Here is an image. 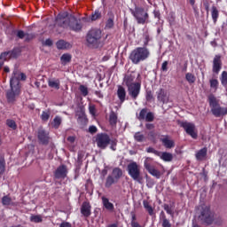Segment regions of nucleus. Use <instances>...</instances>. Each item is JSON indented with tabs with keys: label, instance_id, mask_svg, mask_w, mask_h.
Segmentation results:
<instances>
[{
	"label": "nucleus",
	"instance_id": "nucleus-1",
	"mask_svg": "<svg viewBox=\"0 0 227 227\" xmlns=\"http://www.w3.org/2000/svg\"><path fill=\"white\" fill-rule=\"evenodd\" d=\"M26 74L20 73L17 69L13 71L12 76L10 79V90L6 92V98L8 102H15L17 97L20 95V81H26Z\"/></svg>",
	"mask_w": 227,
	"mask_h": 227
},
{
	"label": "nucleus",
	"instance_id": "nucleus-2",
	"mask_svg": "<svg viewBox=\"0 0 227 227\" xmlns=\"http://www.w3.org/2000/svg\"><path fill=\"white\" fill-rule=\"evenodd\" d=\"M55 23L59 27H64V29H68V27L73 31H81L82 29L81 21L75 16H72L67 12L59 13L55 20Z\"/></svg>",
	"mask_w": 227,
	"mask_h": 227
},
{
	"label": "nucleus",
	"instance_id": "nucleus-3",
	"mask_svg": "<svg viewBox=\"0 0 227 227\" xmlns=\"http://www.w3.org/2000/svg\"><path fill=\"white\" fill-rule=\"evenodd\" d=\"M150 56V49L147 47H137L129 53V59L133 65H139V63L146 61Z\"/></svg>",
	"mask_w": 227,
	"mask_h": 227
},
{
	"label": "nucleus",
	"instance_id": "nucleus-4",
	"mask_svg": "<svg viewBox=\"0 0 227 227\" xmlns=\"http://www.w3.org/2000/svg\"><path fill=\"white\" fill-rule=\"evenodd\" d=\"M209 106L211 108V113L215 118H221V116H226L227 107H223L219 104V100L214 95L208 96Z\"/></svg>",
	"mask_w": 227,
	"mask_h": 227
},
{
	"label": "nucleus",
	"instance_id": "nucleus-5",
	"mask_svg": "<svg viewBox=\"0 0 227 227\" xmlns=\"http://www.w3.org/2000/svg\"><path fill=\"white\" fill-rule=\"evenodd\" d=\"M131 14L137 20V24H148L150 22V15L148 11L143 7L136 6L134 10H131Z\"/></svg>",
	"mask_w": 227,
	"mask_h": 227
},
{
	"label": "nucleus",
	"instance_id": "nucleus-6",
	"mask_svg": "<svg viewBox=\"0 0 227 227\" xmlns=\"http://www.w3.org/2000/svg\"><path fill=\"white\" fill-rule=\"evenodd\" d=\"M127 171L128 175H129L135 182L141 184V180H143L141 177V167H139L136 161H132L128 165Z\"/></svg>",
	"mask_w": 227,
	"mask_h": 227
},
{
	"label": "nucleus",
	"instance_id": "nucleus-7",
	"mask_svg": "<svg viewBox=\"0 0 227 227\" xmlns=\"http://www.w3.org/2000/svg\"><path fill=\"white\" fill-rule=\"evenodd\" d=\"M200 215L199 216V219H200V221L206 224H212L214 221V215H212V213L210 212V207L202 205L200 207Z\"/></svg>",
	"mask_w": 227,
	"mask_h": 227
},
{
	"label": "nucleus",
	"instance_id": "nucleus-8",
	"mask_svg": "<svg viewBox=\"0 0 227 227\" xmlns=\"http://www.w3.org/2000/svg\"><path fill=\"white\" fill-rule=\"evenodd\" d=\"M102 38V31L100 29H91L87 35V43L92 47L98 45Z\"/></svg>",
	"mask_w": 227,
	"mask_h": 227
},
{
	"label": "nucleus",
	"instance_id": "nucleus-9",
	"mask_svg": "<svg viewBox=\"0 0 227 227\" xmlns=\"http://www.w3.org/2000/svg\"><path fill=\"white\" fill-rule=\"evenodd\" d=\"M180 127H182L188 134V136H191L192 139H198V130L196 129V125L192 122H189L187 121L179 122Z\"/></svg>",
	"mask_w": 227,
	"mask_h": 227
},
{
	"label": "nucleus",
	"instance_id": "nucleus-10",
	"mask_svg": "<svg viewBox=\"0 0 227 227\" xmlns=\"http://www.w3.org/2000/svg\"><path fill=\"white\" fill-rule=\"evenodd\" d=\"M96 143L98 148L106 150L111 143V137L106 133H99L96 137Z\"/></svg>",
	"mask_w": 227,
	"mask_h": 227
},
{
	"label": "nucleus",
	"instance_id": "nucleus-11",
	"mask_svg": "<svg viewBox=\"0 0 227 227\" xmlns=\"http://www.w3.org/2000/svg\"><path fill=\"white\" fill-rule=\"evenodd\" d=\"M156 97L158 102H160L161 104H171L173 100L169 97V94L168 93V90L165 89H160L156 91Z\"/></svg>",
	"mask_w": 227,
	"mask_h": 227
},
{
	"label": "nucleus",
	"instance_id": "nucleus-12",
	"mask_svg": "<svg viewBox=\"0 0 227 227\" xmlns=\"http://www.w3.org/2000/svg\"><path fill=\"white\" fill-rule=\"evenodd\" d=\"M149 162H153V160H152L151 158H146L145 160L144 166L145 169L148 171V173H150V175L155 176V178H160V171L156 169V168L153 167V165H151Z\"/></svg>",
	"mask_w": 227,
	"mask_h": 227
},
{
	"label": "nucleus",
	"instance_id": "nucleus-13",
	"mask_svg": "<svg viewBox=\"0 0 227 227\" xmlns=\"http://www.w3.org/2000/svg\"><path fill=\"white\" fill-rule=\"evenodd\" d=\"M137 118L139 121H153L155 120V115L152 112H148V109L144 108L140 111L139 114H137Z\"/></svg>",
	"mask_w": 227,
	"mask_h": 227
},
{
	"label": "nucleus",
	"instance_id": "nucleus-14",
	"mask_svg": "<svg viewBox=\"0 0 227 227\" xmlns=\"http://www.w3.org/2000/svg\"><path fill=\"white\" fill-rule=\"evenodd\" d=\"M129 95L131 96L134 100L139 97V93L141 91V83L135 82L133 85H129L128 87Z\"/></svg>",
	"mask_w": 227,
	"mask_h": 227
},
{
	"label": "nucleus",
	"instance_id": "nucleus-15",
	"mask_svg": "<svg viewBox=\"0 0 227 227\" xmlns=\"http://www.w3.org/2000/svg\"><path fill=\"white\" fill-rule=\"evenodd\" d=\"M68 175V168L66 165H60L54 172V176L57 179L67 178Z\"/></svg>",
	"mask_w": 227,
	"mask_h": 227
},
{
	"label": "nucleus",
	"instance_id": "nucleus-16",
	"mask_svg": "<svg viewBox=\"0 0 227 227\" xmlns=\"http://www.w3.org/2000/svg\"><path fill=\"white\" fill-rule=\"evenodd\" d=\"M223 67V63L221 62V56L216 55L213 60V72L215 74H219L221 68Z\"/></svg>",
	"mask_w": 227,
	"mask_h": 227
},
{
	"label": "nucleus",
	"instance_id": "nucleus-17",
	"mask_svg": "<svg viewBox=\"0 0 227 227\" xmlns=\"http://www.w3.org/2000/svg\"><path fill=\"white\" fill-rule=\"evenodd\" d=\"M38 139L43 145H47L49 143V132L41 129L38 130Z\"/></svg>",
	"mask_w": 227,
	"mask_h": 227
},
{
	"label": "nucleus",
	"instance_id": "nucleus-18",
	"mask_svg": "<svg viewBox=\"0 0 227 227\" xmlns=\"http://www.w3.org/2000/svg\"><path fill=\"white\" fill-rule=\"evenodd\" d=\"M81 214L84 215V217H90L91 215V206L88 202H83L81 207Z\"/></svg>",
	"mask_w": 227,
	"mask_h": 227
},
{
	"label": "nucleus",
	"instance_id": "nucleus-19",
	"mask_svg": "<svg viewBox=\"0 0 227 227\" xmlns=\"http://www.w3.org/2000/svg\"><path fill=\"white\" fill-rule=\"evenodd\" d=\"M103 207L108 210V212H114V204L109 201L106 197H101Z\"/></svg>",
	"mask_w": 227,
	"mask_h": 227
},
{
	"label": "nucleus",
	"instance_id": "nucleus-20",
	"mask_svg": "<svg viewBox=\"0 0 227 227\" xmlns=\"http://www.w3.org/2000/svg\"><path fill=\"white\" fill-rule=\"evenodd\" d=\"M207 153H208V149H207V147H204L196 152L195 158L197 159V160H205L207 159Z\"/></svg>",
	"mask_w": 227,
	"mask_h": 227
},
{
	"label": "nucleus",
	"instance_id": "nucleus-21",
	"mask_svg": "<svg viewBox=\"0 0 227 227\" xmlns=\"http://www.w3.org/2000/svg\"><path fill=\"white\" fill-rule=\"evenodd\" d=\"M56 46L59 51H67L68 49H72V44L65 40H59L57 42Z\"/></svg>",
	"mask_w": 227,
	"mask_h": 227
},
{
	"label": "nucleus",
	"instance_id": "nucleus-22",
	"mask_svg": "<svg viewBox=\"0 0 227 227\" xmlns=\"http://www.w3.org/2000/svg\"><path fill=\"white\" fill-rule=\"evenodd\" d=\"M110 176H112L117 182H119L120 178L123 176V170H121L120 168H114Z\"/></svg>",
	"mask_w": 227,
	"mask_h": 227
},
{
	"label": "nucleus",
	"instance_id": "nucleus-23",
	"mask_svg": "<svg viewBox=\"0 0 227 227\" xmlns=\"http://www.w3.org/2000/svg\"><path fill=\"white\" fill-rule=\"evenodd\" d=\"M117 96L119 100H121V104H123V102H125V97H127L125 88H123L122 86H119L117 90Z\"/></svg>",
	"mask_w": 227,
	"mask_h": 227
},
{
	"label": "nucleus",
	"instance_id": "nucleus-24",
	"mask_svg": "<svg viewBox=\"0 0 227 227\" xmlns=\"http://www.w3.org/2000/svg\"><path fill=\"white\" fill-rule=\"evenodd\" d=\"M159 157L161 159V160H164L165 162H171L173 160V154L171 153H159Z\"/></svg>",
	"mask_w": 227,
	"mask_h": 227
},
{
	"label": "nucleus",
	"instance_id": "nucleus-25",
	"mask_svg": "<svg viewBox=\"0 0 227 227\" xmlns=\"http://www.w3.org/2000/svg\"><path fill=\"white\" fill-rule=\"evenodd\" d=\"M48 86L53 90H59L60 82L59 79L52 78L48 80Z\"/></svg>",
	"mask_w": 227,
	"mask_h": 227
},
{
	"label": "nucleus",
	"instance_id": "nucleus-26",
	"mask_svg": "<svg viewBox=\"0 0 227 227\" xmlns=\"http://www.w3.org/2000/svg\"><path fill=\"white\" fill-rule=\"evenodd\" d=\"M114 184H118L117 179H115L113 176L108 175L106 179L105 187H106V189H110V187L114 185Z\"/></svg>",
	"mask_w": 227,
	"mask_h": 227
},
{
	"label": "nucleus",
	"instance_id": "nucleus-27",
	"mask_svg": "<svg viewBox=\"0 0 227 227\" xmlns=\"http://www.w3.org/2000/svg\"><path fill=\"white\" fill-rule=\"evenodd\" d=\"M134 79H136V77L132 74H128L124 76V83L128 88L129 86L136 84V82H134Z\"/></svg>",
	"mask_w": 227,
	"mask_h": 227
},
{
	"label": "nucleus",
	"instance_id": "nucleus-28",
	"mask_svg": "<svg viewBox=\"0 0 227 227\" xmlns=\"http://www.w3.org/2000/svg\"><path fill=\"white\" fill-rule=\"evenodd\" d=\"M161 143L165 148H175V141L169 139L168 137L161 138Z\"/></svg>",
	"mask_w": 227,
	"mask_h": 227
},
{
	"label": "nucleus",
	"instance_id": "nucleus-29",
	"mask_svg": "<svg viewBox=\"0 0 227 227\" xmlns=\"http://www.w3.org/2000/svg\"><path fill=\"white\" fill-rule=\"evenodd\" d=\"M109 123L111 127H116L118 123V115L114 112H111L109 115Z\"/></svg>",
	"mask_w": 227,
	"mask_h": 227
},
{
	"label": "nucleus",
	"instance_id": "nucleus-30",
	"mask_svg": "<svg viewBox=\"0 0 227 227\" xmlns=\"http://www.w3.org/2000/svg\"><path fill=\"white\" fill-rule=\"evenodd\" d=\"M160 219L162 221V223H161L162 227H171V223H169V220L166 218V214H164V211L160 212Z\"/></svg>",
	"mask_w": 227,
	"mask_h": 227
},
{
	"label": "nucleus",
	"instance_id": "nucleus-31",
	"mask_svg": "<svg viewBox=\"0 0 227 227\" xmlns=\"http://www.w3.org/2000/svg\"><path fill=\"white\" fill-rule=\"evenodd\" d=\"M12 54L13 53L12 51H5L0 55V68L4 65V61L12 56Z\"/></svg>",
	"mask_w": 227,
	"mask_h": 227
},
{
	"label": "nucleus",
	"instance_id": "nucleus-32",
	"mask_svg": "<svg viewBox=\"0 0 227 227\" xmlns=\"http://www.w3.org/2000/svg\"><path fill=\"white\" fill-rule=\"evenodd\" d=\"M60 61L62 63V65H67V63H70V61H72V55L68 54V53H64L61 57H60Z\"/></svg>",
	"mask_w": 227,
	"mask_h": 227
},
{
	"label": "nucleus",
	"instance_id": "nucleus-33",
	"mask_svg": "<svg viewBox=\"0 0 227 227\" xmlns=\"http://www.w3.org/2000/svg\"><path fill=\"white\" fill-rule=\"evenodd\" d=\"M62 121L63 120L61 119L60 116H55V118L53 119V121L51 122V127L53 129H59V125H61Z\"/></svg>",
	"mask_w": 227,
	"mask_h": 227
},
{
	"label": "nucleus",
	"instance_id": "nucleus-34",
	"mask_svg": "<svg viewBox=\"0 0 227 227\" xmlns=\"http://www.w3.org/2000/svg\"><path fill=\"white\" fill-rule=\"evenodd\" d=\"M211 16H212L213 21L216 23L217 19H219V11L217 10V7L215 6L212 7Z\"/></svg>",
	"mask_w": 227,
	"mask_h": 227
},
{
	"label": "nucleus",
	"instance_id": "nucleus-35",
	"mask_svg": "<svg viewBox=\"0 0 227 227\" xmlns=\"http://www.w3.org/2000/svg\"><path fill=\"white\" fill-rule=\"evenodd\" d=\"M143 205L145 210H147L149 215H153V207L150 206V202H148V200H144Z\"/></svg>",
	"mask_w": 227,
	"mask_h": 227
},
{
	"label": "nucleus",
	"instance_id": "nucleus-36",
	"mask_svg": "<svg viewBox=\"0 0 227 227\" xmlns=\"http://www.w3.org/2000/svg\"><path fill=\"white\" fill-rule=\"evenodd\" d=\"M209 84L211 90H213L214 91H217V88H219V81H217V79L209 80Z\"/></svg>",
	"mask_w": 227,
	"mask_h": 227
},
{
	"label": "nucleus",
	"instance_id": "nucleus-37",
	"mask_svg": "<svg viewBox=\"0 0 227 227\" xmlns=\"http://www.w3.org/2000/svg\"><path fill=\"white\" fill-rule=\"evenodd\" d=\"M185 79L188 81L189 84H194V82H196V76L191 73L185 74Z\"/></svg>",
	"mask_w": 227,
	"mask_h": 227
},
{
	"label": "nucleus",
	"instance_id": "nucleus-38",
	"mask_svg": "<svg viewBox=\"0 0 227 227\" xmlns=\"http://www.w3.org/2000/svg\"><path fill=\"white\" fill-rule=\"evenodd\" d=\"M2 204L4 207H8L9 205H12V198H10L8 195H5L2 198Z\"/></svg>",
	"mask_w": 227,
	"mask_h": 227
},
{
	"label": "nucleus",
	"instance_id": "nucleus-39",
	"mask_svg": "<svg viewBox=\"0 0 227 227\" xmlns=\"http://www.w3.org/2000/svg\"><path fill=\"white\" fill-rule=\"evenodd\" d=\"M134 139L138 143H143V141H145V135H143L141 132H137L134 135Z\"/></svg>",
	"mask_w": 227,
	"mask_h": 227
},
{
	"label": "nucleus",
	"instance_id": "nucleus-40",
	"mask_svg": "<svg viewBox=\"0 0 227 227\" xmlns=\"http://www.w3.org/2000/svg\"><path fill=\"white\" fill-rule=\"evenodd\" d=\"M6 125H7V127H9V129H12V130L17 129V123L15 122V121H13L12 119H8L6 121Z\"/></svg>",
	"mask_w": 227,
	"mask_h": 227
},
{
	"label": "nucleus",
	"instance_id": "nucleus-41",
	"mask_svg": "<svg viewBox=\"0 0 227 227\" xmlns=\"http://www.w3.org/2000/svg\"><path fill=\"white\" fill-rule=\"evenodd\" d=\"M31 223H42L43 221V218L40 215H31L30 216Z\"/></svg>",
	"mask_w": 227,
	"mask_h": 227
},
{
	"label": "nucleus",
	"instance_id": "nucleus-42",
	"mask_svg": "<svg viewBox=\"0 0 227 227\" xmlns=\"http://www.w3.org/2000/svg\"><path fill=\"white\" fill-rule=\"evenodd\" d=\"M79 91L81 92L82 97H88L89 90L88 87H86L85 85H80Z\"/></svg>",
	"mask_w": 227,
	"mask_h": 227
},
{
	"label": "nucleus",
	"instance_id": "nucleus-43",
	"mask_svg": "<svg viewBox=\"0 0 227 227\" xmlns=\"http://www.w3.org/2000/svg\"><path fill=\"white\" fill-rule=\"evenodd\" d=\"M220 80H221V82H222L223 86L227 85V72L226 71H223L222 73V76H221Z\"/></svg>",
	"mask_w": 227,
	"mask_h": 227
},
{
	"label": "nucleus",
	"instance_id": "nucleus-44",
	"mask_svg": "<svg viewBox=\"0 0 227 227\" xmlns=\"http://www.w3.org/2000/svg\"><path fill=\"white\" fill-rule=\"evenodd\" d=\"M49 118H51V113L43 112L41 115V120H43V121H49Z\"/></svg>",
	"mask_w": 227,
	"mask_h": 227
},
{
	"label": "nucleus",
	"instance_id": "nucleus-45",
	"mask_svg": "<svg viewBox=\"0 0 227 227\" xmlns=\"http://www.w3.org/2000/svg\"><path fill=\"white\" fill-rule=\"evenodd\" d=\"M150 40H152V38H150V35L148 34H145L144 35V46H142V47H148V43H150Z\"/></svg>",
	"mask_w": 227,
	"mask_h": 227
},
{
	"label": "nucleus",
	"instance_id": "nucleus-46",
	"mask_svg": "<svg viewBox=\"0 0 227 227\" xmlns=\"http://www.w3.org/2000/svg\"><path fill=\"white\" fill-rule=\"evenodd\" d=\"M164 210L167 212V214H168L169 215H173V208L168 205V204H165L164 205Z\"/></svg>",
	"mask_w": 227,
	"mask_h": 227
},
{
	"label": "nucleus",
	"instance_id": "nucleus-47",
	"mask_svg": "<svg viewBox=\"0 0 227 227\" xmlns=\"http://www.w3.org/2000/svg\"><path fill=\"white\" fill-rule=\"evenodd\" d=\"M101 13L98 11H96L94 14L91 16V20H98V19H100Z\"/></svg>",
	"mask_w": 227,
	"mask_h": 227
},
{
	"label": "nucleus",
	"instance_id": "nucleus-48",
	"mask_svg": "<svg viewBox=\"0 0 227 227\" xmlns=\"http://www.w3.org/2000/svg\"><path fill=\"white\" fill-rule=\"evenodd\" d=\"M145 98L148 102L153 98V94L152 93V90H147L145 94Z\"/></svg>",
	"mask_w": 227,
	"mask_h": 227
},
{
	"label": "nucleus",
	"instance_id": "nucleus-49",
	"mask_svg": "<svg viewBox=\"0 0 227 227\" xmlns=\"http://www.w3.org/2000/svg\"><path fill=\"white\" fill-rule=\"evenodd\" d=\"M113 26H114V20H113V19H108L106 21V27H108L109 29H111V27H113Z\"/></svg>",
	"mask_w": 227,
	"mask_h": 227
},
{
	"label": "nucleus",
	"instance_id": "nucleus-50",
	"mask_svg": "<svg viewBox=\"0 0 227 227\" xmlns=\"http://www.w3.org/2000/svg\"><path fill=\"white\" fill-rule=\"evenodd\" d=\"M117 141L116 140H111L110 139V144H111V146H110V148H111V150H113L114 152H115V150H116V145H117Z\"/></svg>",
	"mask_w": 227,
	"mask_h": 227
},
{
	"label": "nucleus",
	"instance_id": "nucleus-51",
	"mask_svg": "<svg viewBox=\"0 0 227 227\" xmlns=\"http://www.w3.org/2000/svg\"><path fill=\"white\" fill-rule=\"evenodd\" d=\"M4 173V160H0V175Z\"/></svg>",
	"mask_w": 227,
	"mask_h": 227
},
{
	"label": "nucleus",
	"instance_id": "nucleus-52",
	"mask_svg": "<svg viewBox=\"0 0 227 227\" xmlns=\"http://www.w3.org/2000/svg\"><path fill=\"white\" fill-rule=\"evenodd\" d=\"M17 36L22 40V38H26V33H24L22 30H20L17 33Z\"/></svg>",
	"mask_w": 227,
	"mask_h": 227
},
{
	"label": "nucleus",
	"instance_id": "nucleus-53",
	"mask_svg": "<svg viewBox=\"0 0 227 227\" xmlns=\"http://www.w3.org/2000/svg\"><path fill=\"white\" fill-rule=\"evenodd\" d=\"M35 38V34H26L25 40L27 42H29V40H33Z\"/></svg>",
	"mask_w": 227,
	"mask_h": 227
},
{
	"label": "nucleus",
	"instance_id": "nucleus-54",
	"mask_svg": "<svg viewBox=\"0 0 227 227\" xmlns=\"http://www.w3.org/2000/svg\"><path fill=\"white\" fill-rule=\"evenodd\" d=\"M97 130H98L97 126H90V128H89V132L90 134H96Z\"/></svg>",
	"mask_w": 227,
	"mask_h": 227
},
{
	"label": "nucleus",
	"instance_id": "nucleus-55",
	"mask_svg": "<svg viewBox=\"0 0 227 227\" xmlns=\"http://www.w3.org/2000/svg\"><path fill=\"white\" fill-rule=\"evenodd\" d=\"M162 72H168V61H164L161 65Z\"/></svg>",
	"mask_w": 227,
	"mask_h": 227
},
{
	"label": "nucleus",
	"instance_id": "nucleus-56",
	"mask_svg": "<svg viewBox=\"0 0 227 227\" xmlns=\"http://www.w3.org/2000/svg\"><path fill=\"white\" fill-rule=\"evenodd\" d=\"M43 45H46L48 47H51L52 45V40L51 39H46L43 43Z\"/></svg>",
	"mask_w": 227,
	"mask_h": 227
},
{
	"label": "nucleus",
	"instance_id": "nucleus-57",
	"mask_svg": "<svg viewBox=\"0 0 227 227\" xmlns=\"http://www.w3.org/2000/svg\"><path fill=\"white\" fill-rule=\"evenodd\" d=\"M145 128L148 129V130H152L153 129H155V126L152 123H147L145 124Z\"/></svg>",
	"mask_w": 227,
	"mask_h": 227
},
{
	"label": "nucleus",
	"instance_id": "nucleus-58",
	"mask_svg": "<svg viewBox=\"0 0 227 227\" xmlns=\"http://www.w3.org/2000/svg\"><path fill=\"white\" fill-rule=\"evenodd\" d=\"M59 227H72V225L68 222H64L60 223Z\"/></svg>",
	"mask_w": 227,
	"mask_h": 227
},
{
	"label": "nucleus",
	"instance_id": "nucleus-59",
	"mask_svg": "<svg viewBox=\"0 0 227 227\" xmlns=\"http://www.w3.org/2000/svg\"><path fill=\"white\" fill-rule=\"evenodd\" d=\"M67 141L69 143H75V137L74 136L68 137Z\"/></svg>",
	"mask_w": 227,
	"mask_h": 227
},
{
	"label": "nucleus",
	"instance_id": "nucleus-60",
	"mask_svg": "<svg viewBox=\"0 0 227 227\" xmlns=\"http://www.w3.org/2000/svg\"><path fill=\"white\" fill-rule=\"evenodd\" d=\"M95 95H97V97H98V98H104V95L99 90H96Z\"/></svg>",
	"mask_w": 227,
	"mask_h": 227
},
{
	"label": "nucleus",
	"instance_id": "nucleus-61",
	"mask_svg": "<svg viewBox=\"0 0 227 227\" xmlns=\"http://www.w3.org/2000/svg\"><path fill=\"white\" fill-rule=\"evenodd\" d=\"M148 153H157V151H155V149L149 147L147 149Z\"/></svg>",
	"mask_w": 227,
	"mask_h": 227
},
{
	"label": "nucleus",
	"instance_id": "nucleus-62",
	"mask_svg": "<svg viewBox=\"0 0 227 227\" xmlns=\"http://www.w3.org/2000/svg\"><path fill=\"white\" fill-rule=\"evenodd\" d=\"M101 175H103V176H106V175H107V168H104L101 172Z\"/></svg>",
	"mask_w": 227,
	"mask_h": 227
},
{
	"label": "nucleus",
	"instance_id": "nucleus-63",
	"mask_svg": "<svg viewBox=\"0 0 227 227\" xmlns=\"http://www.w3.org/2000/svg\"><path fill=\"white\" fill-rule=\"evenodd\" d=\"M4 71L8 74V72H10V67H4Z\"/></svg>",
	"mask_w": 227,
	"mask_h": 227
},
{
	"label": "nucleus",
	"instance_id": "nucleus-64",
	"mask_svg": "<svg viewBox=\"0 0 227 227\" xmlns=\"http://www.w3.org/2000/svg\"><path fill=\"white\" fill-rule=\"evenodd\" d=\"M205 9L208 12V3H204Z\"/></svg>",
	"mask_w": 227,
	"mask_h": 227
}]
</instances>
